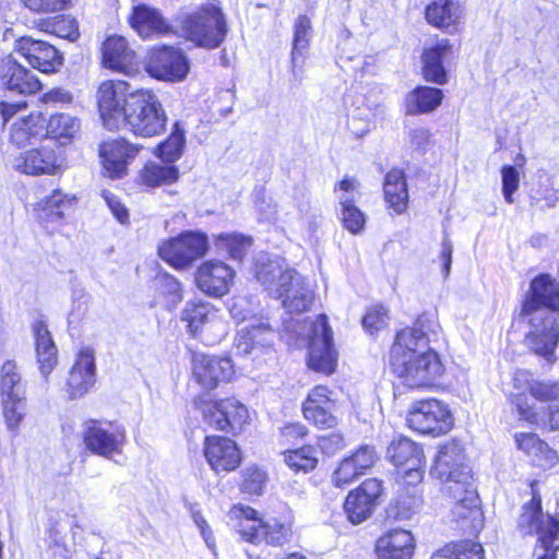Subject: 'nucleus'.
I'll return each mask as SVG.
<instances>
[{
	"instance_id": "nucleus-25",
	"label": "nucleus",
	"mask_w": 559,
	"mask_h": 559,
	"mask_svg": "<svg viewBox=\"0 0 559 559\" xmlns=\"http://www.w3.org/2000/svg\"><path fill=\"white\" fill-rule=\"evenodd\" d=\"M138 152L139 147L124 139L105 141L99 146L103 167L112 179L121 178L127 174V166Z\"/></svg>"
},
{
	"instance_id": "nucleus-30",
	"label": "nucleus",
	"mask_w": 559,
	"mask_h": 559,
	"mask_svg": "<svg viewBox=\"0 0 559 559\" xmlns=\"http://www.w3.org/2000/svg\"><path fill=\"white\" fill-rule=\"evenodd\" d=\"M12 167L25 175L38 176L53 174L58 167L56 151L47 145L21 153L12 160Z\"/></svg>"
},
{
	"instance_id": "nucleus-40",
	"label": "nucleus",
	"mask_w": 559,
	"mask_h": 559,
	"mask_svg": "<svg viewBox=\"0 0 559 559\" xmlns=\"http://www.w3.org/2000/svg\"><path fill=\"white\" fill-rule=\"evenodd\" d=\"M257 511L250 507L234 506L227 516L229 524L241 536L242 539L252 544H260L261 520L257 516Z\"/></svg>"
},
{
	"instance_id": "nucleus-64",
	"label": "nucleus",
	"mask_w": 559,
	"mask_h": 559,
	"mask_svg": "<svg viewBox=\"0 0 559 559\" xmlns=\"http://www.w3.org/2000/svg\"><path fill=\"white\" fill-rule=\"evenodd\" d=\"M537 426L547 427L550 430H559V402L549 405L547 411L540 409V423Z\"/></svg>"
},
{
	"instance_id": "nucleus-19",
	"label": "nucleus",
	"mask_w": 559,
	"mask_h": 559,
	"mask_svg": "<svg viewBox=\"0 0 559 559\" xmlns=\"http://www.w3.org/2000/svg\"><path fill=\"white\" fill-rule=\"evenodd\" d=\"M526 319L530 331L525 341L527 346L537 355L549 359L554 355L559 341V329L555 317L520 316Z\"/></svg>"
},
{
	"instance_id": "nucleus-13",
	"label": "nucleus",
	"mask_w": 559,
	"mask_h": 559,
	"mask_svg": "<svg viewBox=\"0 0 559 559\" xmlns=\"http://www.w3.org/2000/svg\"><path fill=\"white\" fill-rule=\"evenodd\" d=\"M549 311L559 312V285L550 275L540 274L531 282L520 316L554 317Z\"/></svg>"
},
{
	"instance_id": "nucleus-54",
	"label": "nucleus",
	"mask_w": 559,
	"mask_h": 559,
	"mask_svg": "<svg viewBox=\"0 0 559 559\" xmlns=\"http://www.w3.org/2000/svg\"><path fill=\"white\" fill-rule=\"evenodd\" d=\"M216 246L224 250L233 260L241 261L250 247V240L242 235L221 234L216 239Z\"/></svg>"
},
{
	"instance_id": "nucleus-8",
	"label": "nucleus",
	"mask_w": 559,
	"mask_h": 559,
	"mask_svg": "<svg viewBox=\"0 0 559 559\" xmlns=\"http://www.w3.org/2000/svg\"><path fill=\"white\" fill-rule=\"evenodd\" d=\"M432 474L445 485L444 490L474 483L472 471L465 464L464 449L454 440L439 448Z\"/></svg>"
},
{
	"instance_id": "nucleus-47",
	"label": "nucleus",
	"mask_w": 559,
	"mask_h": 559,
	"mask_svg": "<svg viewBox=\"0 0 559 559\" xmlns=\"http://www.w3.org/2000/svg\"><path fill=\"white\" fill-rule=\"evenodd\" d=\"M421 499L415 495H400L386 509L389 520L403 522L411 520L419 510Z\"/></svg>"
},
{
	"instance_id": "nucleus-42",
	"label": "nucleus",
	"mask_w": 559,
	"mask_h": 559,
	"mask_svg": "<svg viewBox=\"0 0 559 559\" xmlns=\"http://www.w3.org/2000/svg\"><path fill=\"white\" fill-rule=\"evenodd\" d=\"M515 441L519 449L525 452L536 465L544 467L552 465L556 461L555 451L535 433H518Z\"/></svg>"
},
{
	"instance_id": "nucleus-48",
	"label": "nucleus",
	"mask_w": 559,
	"mask_h": 559,
	"mask_svg": "<svg viewBox=\"0 0 559 559\" xmlns=\"http://www.w3.org/2000/svg\"><path fill=\"white\" fill-rule=\"evenodd\" d=\"M260 543L265 542L267 545L282 546L290 540L292 527L289 524L280 523L272 519L266 522L261 520L260 530Z\"/></svg>"
},
{
	"instance_id": "nucleus-18",
	"label": "nucleus",
	"mask_w": 559,
	"mask_h": 559,
	"mask_svg": "<svg viewBox=\"0 0 559 559\" xmlns=\"http://www.w3.org/2000/svg\"><path fill=\"white\" fill-rule=\"evenodd\" d=\"M191 362L193 378L205 390H213L234 376L233 362L226 357L194 353Z\"/></svg>"
},
{
	"instance_id": "nucleus-34",
	"label": "nucleus",
	"mask_w": 559,
	"mask_h": 559,
	"mask_svg": "<svg viewBox=\"0 0 559 559\" xmlns=\"http://www.w3.org/2000/svg\"><path fill=\"white\" fill-rule=\"evenodd\" d=\"M10 142L16 146H25L47 136L45 116L32 112L17 118L10 127Z\"/></svg>"
},
{
	"instance_id": "nucleus-41",
	"label": "nucleus",
	"mask_w": 559,
	"mask_h": 559,
	"mask_svg": "<svg viewBox=\"0 0 559 559\" xmlns=\"http://www.w3.org/2000/svg\"><path fill=\"white\" fill-rule=\"evenodd\" d=\"M383 192L389 209L395 215L404 213L408 205V190L405 175L400 169H392L385 176Z\"/></svg>"
},
{
	"instance_id": "nucleus-51",
	"label": "nucleus",
	"mask_w": 559,
	"mask_h": 559,
	"mask_svg": "<svg viewBox=\"0 0 559 559\" xmlns=\"http://www.w3.org/2000/svg\"><path fill=\"white\" fill-rule=\"evenodd\" d=\"M510 394V402L515 408L519 418L532 425L540 423V407H537L534 402L526 395L525 390H516Z\"/></svg>"
},
{
	"instance_id": "nucleus-31",
	"label": "nucleus",
	"mask_w": 559,
	"mask_h": 559,
	"mask_svg": "<svg viewBox=\"0 0 559 559\" xmlns=\"http://www.w3.org/2000/svg\"><path fill=\"white\" fill-rule=\"evenodd\" d=\"M181 320L187 323V329L192 335L213 329L219 330L222 335L225 333L224 322L209 302H187L181 312Z\"/></svg>"
},
{
	"instance_id": "nucleus-60",
	"label": "nucleus",
	"mask_w": 559,
	"mask_h": 559,
	"mask_svg": "<svg viewBox=\"0 0 559 559\" xmlns=\"http://www.w3.org/2000/svg\"><path fill=\"white\" fill-rule=\"evenodd\" d=\"M360 474L353 461L345 457L333 474V481L337 487H343L355 480Z\"/></svg>"
},
{
	"instance_id": "nucleus-32",
	"label": "nucleus",
	"mask_w": 559,
	"mask_h": 559,
	"mask_svg": "<svg viewBox=\"0 0 559 559\" xmlns=\"http://www.w3.org/2000/svg\"><path fill=\"white\" fill-rule=\"evenodd\" d=\"M105 68L131 74L136 70L135 53L122 36H109L102 47Z\"/></svg>"
},
{
	"instance_id": "nucleus-17",
	"label": "nucleus",
	"mask_w": 559,
	"mask_h": 559,
	"mask_svg": "<svg viewBox=\"0 0 559 559\" xmlns=\"http://www.w3.org/2000/svg\"><path fill=\"white\" fill-rule=\"evenodd\" d=\"M305 418L320 429L337 426V402L334 393L324 385L314 386L302 404Z\"/></svg>"
},
{
	"instance_id": "nucleus-33",
	"label": "nucleus",
	"mask_w": 559,
	"mask_h": 559,
	"mask_svg": "<svg viewBox=\"0 0 559 559\" xmlns=\"http://www.w3.org/2000/svg\"><path fill=\"white\" fill-rule=\"evenodd\" d=\"M426 320L419 318L415 325L404 329L395 336V342L390 352V362L395 361V353H407V356H414L420 353L431 350L429 348V338L425 332Z\"/></svg>"
},
{
	"instance_id": "nucleus-4",
	"label": "nucleus",
	"mask_w": 559,
	"mask_h": 559,
	"mask_svg": "<svg viewBox=\"0 0 559 559\" xmlns=\"http://www.w3.org/2000/svg\"><path fill=\"white\" fill-rule=\"evenodd\" d=\"M183 31L197 46L214 49L222 45L228 33L225 15L216 0L201 5L183 21Z\"/></svg>"
},
{
	"instance_id": "nucleus-55",
	"label": "nucleus",
	"mask_w": 559,
	"mask_h": 559,
	"mask_svg": "<svg viewBox=\"0 0 559 559\" xmlns=\"http://www.w3.org/2000/svg\"><path fill=\"white\" fill-rule=\"evenodd\" d=\"M285 463L295 472H309L312 471L318 463L314 456V449L311 447H304L297 450L287 451L284 453Z\"/></svg>"
},
{
	"instance_id": "nucleus-45",
	"label": "nucleus",
	"mask_w": 559,
	"mask_h": 559,
	"mask_svg": "<svg viewBox=\"0 0 559 559\" xmlns=\"http://www.w3.org/2000/svg\"><path fill=\"white\" fill-rule=\"evenodd\" d=\"M80 127V120L69 114H55L48 120L45 118L47 136L53 139H72L79 132Z\"/></svg>"
},
{
	"instance_id": "nucleus-27",
	"label": "nucleus",
	"mask_w": 559,
	"mask_h": 559,
	"mask_svg": "<svg viewBox=\"0 0 559 559\" xmlns=\"http://www.w3.org/2000/svg\"><path fill=\"white\" fill-rule=\"evenodd\" d=\"M275 331L261 320L241 326L235 340L236 350L240 355H252L264 348H270L275 341Z\"/></svg>"
},
{
	"instance_id": "nucleus-12",
	"label": "nucleus",
	"mask_w": 559,
	"mask_h": 559,
	"mask_svg": "<svg viewBox=\"0 0 559 559\" xmlns=\"http://www.w3.org/2000/svg\"><path fill=\"white\" fill-rule=\"evenodd\" d=\"M145 71L160 81H182L189 71V62L183 52L171 46L152 49L145 60Z\"/></svg>"
},
{
	"instance_id": "nucleus-14",
	"label": "nucleus",
	"mask_w": 559,
	"mask_h": 559,
	"mask_svg": "<svg viewBox=\"0 0 559 559\" xmlns=\"http://www.w3.org/2000/svg\"><path fill=\"white\" fill-rule=\"evenodd\" d=\"M386 456L405 475L407 483L423 479L425 454L418 443L405 437L395 438L388 447Z\"/></svg>"
},
{
	"instance_id": "nucleus-22",
	"label": "nucleus",
	"mask_w": 559,
	"mask_h": 559,
	"mask_svg": "<svg viewBox=\"0 0 559 559\" xmlns=\"http://www.w3.org/2000/svg\"><path fill=\"white\" fill-rule=\"evenodd\" d=\"M14 47L16 52L40 72H55L62 63V57L59 51L44 40L25 36L17 39Z\"/></svg>"
},
{
	"instance_id": "nucleus-46",
	"label": "nucleus",
	"mask_w": 559,
	"mask_h": 559,
	"mask_svg": "<svg viewBox=\"0 0 559 559\" xmlns=\"http://www.w3.org/2000/svg\"><path fill=\"white\" fill-rule=\"evenodd\" d=\"M185 146V130L179 122H176L167 140L156 147V155L162 160L174 165L182 156Z\"/></svg>"
},
{
	"instance_id": "nucleus-52",
	"label": "nucleus",
	"mask_w": 559,
	"mask_h": 559,
	"mask_svg": "<svg viewBox=\"0 0 559 559\" xmlns=\"http://www.w3.org/2000/svg\"><path fill=\"white\" fill-rule=\"evenodd\" d=\"M21 374L14 360H7L0 370V394L9 396L13 394H24Z\"/></svg>"
},
{
	"instance_id": "nucleus-24",
	"label": "nucleus",
	"mask_w": 559,
	"mask_h": 559,
	"mask_svg": "<svg viewBox=\"0 0 559 559\" xmlns=\"http://www.w3.org/2000/svg\"><path fill=\"white\" fill-rule=\"evenodd\" d=\"M203 453L207 463L216 473L234 471L241 461L237 444L227 437H206Z\"/></svg>"
},
{
	"instance_id": "nucleus-20",
	"label": "nucleus",
	"mask_w": 559,
	"mask_h": 559,
	"mask_svg": "<svg viewBox=\"0 0 559 559\" xmlns=\"http://www.w3.org/2000/svg\"><path fill=\"white\" fill-rule=\"evenodd\" d=\"M0 85L13 94L31 95L41 88L38 78L12 55L0 60Z\"/></svg>"
},
{
	"instance_id": "nucleus-43",
	"label": "nucleus",
	"mask_w": 559,
	"mask_h": 559,
	"mask_svg": "<svg viewBox=\"0 0 559 559\" xmlns=\"http://www.w3.org/2000/svg\"><path fill=\"white\" fill-rule=\"evenodd\" d=\"M140 181L148 188H156L164 185H171L179 178L177 166L162 162H148L139 173Z\"/></svg>"
},
{
	"instance_id": "nucleus-21",
	"label": "nucleus",
	"mask_w": 559,
	"mask_h": 559,
	"mask_svg": "<svg viewBox=\"0 0 559 559\" xmlns=\"http://www.w3.org/2000/svg\"><path fill=\"white\" fill-rule=\"evenodd\" d=\"M74 202V197L63 194L60 190H53L50 195L40 199L32 206L43 228L53 234L63 225L64 218L73 207Z\"/></svg>"
},
{
	"instance_id": "nucleus-56",
	"label": "nucleus",
	"mask_w": 559,
	"mask_h": 559,
	"mask_svg": "<svg viewBox=\"0 0 559 559\" xmlns=\"http://www.w3.org/2000/svg\"><path fill=\"white\" fill-rule=\"evenodd\" d=\"M266 483V474L258 467H249L243 473L242 491L249 495H261Z\"/></svg>"
},
{
	"instance_id": "nucleus-3",
	"label": "nucleus",
	"mask_w": 559,
	"mask_h": 559,
	"mask_svg": "<svg viewBox=\"0 0 559 559\" xmlns=\"http://www.w3.org/2000/svg\"><path fill=\"white\" fill-rule=\"evenodd\" d=\"M518 528L524 535H537L536 559H557L559 551V520L542 511V499L533 491L532 500L523 506Z\"/></svg>"
},
{
	"instance_id": "nucleus-6",
	"label": "nucleus",
	"mask_w": 559,
	"mask_h": 559,
	"mask_svg": "<svg viewBox=\"0 0 559 559\" xmlns=\"http://www.w3.org/2000/svg\"><path fill=\"white\" fill-rule=\"evenodd\" d=\"M194 405L202 412L204 421L216 430L238 433L249 420L247 407L235 399L205 401L198 396Z\"/></svg>"
},
{
	"instance_id": "nucleus-23",
	"label": "nucleus",
	"mask_w": 559,
	"mask_h": 559,
	"mask_svg": "<svg viewBox=\"0 0 559 559\" xmlns=\"http://www.w3.org/2000/svg\"><path fill=\"white\" fill-rule=\"evenodd\" d=\"M235 272L226 263L210 260L202 263L195 273L200 290L212 297H222L229 292Z\"/></svg>"
},
{
	"instance_id": "nucleus-1",
	"label": "nucleus",
	"mask_w": 559,
	"mask_h": 559,
	"mask_svg": "<svg viewBox=\"0 0 559 559\" xmlns=\"http://www.w3.org/2000/svg\"><path fill=\"white\" fill-rule=\"evenodd\" d=\"M103 123L108 130L126 126L133 134L152 138L160 134L167 123L166 111L158 96L150 90L129 91L124 81H106L97 93Z\"/></svg>"
},
{
	"instance_id": "nucleus-26",
	"label": "nucleus",
	"mask_w": 559,
	"mask_h": 559,
	"mask_svg": "<svg viewBox=\"0 0 559 559\" xmlns=\"http://www.w3.org/2000/svg\"><path fill=\"white\" fill-rule=\"evenodd\" d=\"M453 46L448 38L437 40L435 45L425 48L421 55L423 78L430 83L444 85L448 83V71L444 62L452 57Z\"/></svg>"
},
{
	"instance_id": "nucleus-50",
	"label": "nucleus",
	"mask_w": 559,
	"mask_h": 559,
	"mask_svg": "<svg viewBox=\"0 0 559 559\" xmlns=\"http://www.w3.org/2000/svg\"><path fill=\"white\" fill-rule=\"evenodd\" d=\"M1 402L7 427L15 431L25 416L26 404L24 394L1 396Z\"/></svg>"
},
{
	"instance_id": "nucleus-2",
	"label": "nucleus",
	"mask_w": 559,
	"mask_h": 559,
	"mask_svg": "<svg viewBox=\"0 0 559 559\" xmlns=\"http://www.w3.org/2000/svg\"><path fill=\"white\" fill-rule=\"evenodd\" d=\"M255 277L272 297L282 299L288 312L301 313L310 309L312 289L298 272L287 267L280 258L258 264Z\"/></svg>"
},
{
	"instance_id": "nucleus-58",
	"label": "nucleus",
	"mask_w": 559,
	"mask_h": 559,
	"mask_svg": "<svg viewBox=\"0 0 559 559\" xmlns=\"http://www.w3.org/2000/svg\"><path fill=\"white\" fill-rule=\"evenodd\" d=\"M502 176V194L509 204L514 202L513 193L519 188L520 175L515 167L503 166L501 169Z\"/></svg>"
},
{
	"instance_id": "nucleus-7",
	"label": "nucleus",
	"mask_w": 559,
	"mask_h": 559,
	"mask_svg": "<svg viewBox=\"0 0 559 559\" xmlns=\"http://www.w3.org/2000/svg\"><path fill=\"white\" fill-rule=\"evenodd\" d=\"M210 249L209 238L201 231H183L158 248L159 257L178 270L190 267Z\"/></svg>"
},
{
	"instance_id": "nucleus-59",
	"label": "nucleus",
	"mask_w": 559,
	"mask_h": 559,
	"mask_svg": "<svg viewBox=\"0 0 559 559\" xmlns=\"http://www.w3.org/2000/svg\"><path fill=\"white\" fill-rule=\"evenodd\" d=\"M349 461H353L354 465L362 475L376 463L378 455L373 447L361 445L353 455L348 456Z\"/></svg>"
},
{
	"instance_id": "nucleus-57",
	"label": "nucleus",
	"mask_w": 559,
	"mask_h": 559,
	"mask_svg": "<svg viewBox=\"0 0 559 559\" xmlns=\"http://www.w3.org/2000/svg\"><path fill=\"white\" fill-rule=\"evenodd\" d=\"M156 286L168 301L177 304L181 300V284L170 274H160L156 277Z\"/></svg>"
},
{
	"instance_id": "nucleus-63",
	"label": "nucleus",
	"mask_w": 559,
	"mask_h": 559,
	"mask_svg": "<svg viewBox=\"0 0 559 559\" xmlns=\"http://www.w3.org/2000/svg\"><path fill=\"white\" fill-rule=\"evenodd\" d=\"M35 12H57L66 9L69 0H23Z\"/></svg>"
},
{
	"instance_id": "nucleus-44",
	"label": "nucleus",
	"mask_w": 559,
	"mask_h": 559,
	"mask_svg": "<svg viewBox=\"0 0 559 559\" xmlns=\"http://www.w3.org/2000/svg\"><path fill=\"white\" fill-rule=\"evenodd\" d=\"M312 37V24L310 17L305 14L298 15L294 23L293 48L290 62L293 74L296 75L298 57H305Z\"/></svg>"
},
{
	"instance_id": "nucleus-16",
	"label": "nucleus",
	"mask_w": 559,
	"mask_h": 559,
	"mask_svg": "<svg viewBox=\"0 0 559 559\" xmlns=\"http://www.w3.org/2000/svg\"><path fill=\"white\" fill-rule=\"evenodd\" d=\"M383 495L382 481L377 478L366 479L352 490L345 500L344 510L353 524H360L369 519L380 503Z\"/></svg>"
},
{
	"instance_id": "nucleus-53",
	"label": "nucleus",
	"mask_w": 559,
	"mask_h": 559,
	"mask_svg": "<svg viewBox=\"0 0 559 559\" xmlns=\"http://www.w3.org/2000/svg\"><path fill=\"white\" fill-rule=\"evenodd\" d=\"M67 526L61 522H52L48 530L47 545L52 551L53 556H59L63 559H70L72 554V546L66 536Z\"/></svg>"
},
{
	"instance_id": "nucleus-11",
	"label": "nucleus",
	"mask_w": 559,
	"mask_h": 559,
	"mask_svg": "<svg viewBox=\"0 0 559 559\" xmlns=\"http://www.w3.org/2000/svg\"><path fill=\"white\" fill-rule=\"evenodd\" d=\"M336 353L333 347V333L324 314L318 317L312 324V333L309 340L308 365L311 369L331 374L336 368Z\"/></svg>"
},
{
	"instance_id": "nucleus-39",
	"label": "nucleus",
	"mask_w": 559,
	"mask_h": 559,
	"mask_svg": "<svg viewBox=\"0 0 559 559\" xmlns=\"http://www.w3.org/2000/svg\"><path fill=\"white\" fill-rule=\"evenodd\" d=\"M515 390H528L531 395L540 402H559V382L552 380H535L526 370H518L513 376Z\"/></svg>"
},
{
	"instance_id": "nucleus-35",
	"label": "nucleus",
	"mask_w": 559,
	"mask_h": 559,
	"mask_svg": "<svg viewBox=\"0 0 559 559\" xmlns=\"http://www.w3.org/2000/svg\"><path fill=\"white\" fill-rule=\"evenodd\" d=\"M130 24L143 38L151 37L154 34L164 35L173 32L171 25L165 21L160 12L146 4H139L133 8Z\"/></svg>"
},
{
	"instance_id": "nucleus-38",
	"label": "nucleus",
	"mask_w": 559,
	"mask_h": 559,
	"mask_svg": "<svg viewBox=\"0 0 559 559\" xmlns=\"http://www.w3.org/2000/svg\"><path fill=\"white\" fill-rule=\"evenodd\" d=\"M443 98L442 90L419 85L405 96V114L408 116L430 114L442 104Z\"/></svg>"
},
{
	"instance_id": "nucleus-36",
	"label": "nucleus",
	"mask_w": 559,
	"mask_h": 559,
	"mask_svg": "<svg viewBox=\"0 0 559 559\" xmlns=\"http://www.w3.org/2000/svg\"><path fill=\"white\" fill-rule=\"evenodd\" d=\"M35 338L36 357L39 370L47 380L58 361V350L51 338V334L41 320H36L32 326Z\"/></svg>"
},
{
	"instance_id": "nucleus-62",
	"label": "nucleus",
	"mask_w": 559,
	"mask_h": 559,
	"mask_svg": "<svg viewBox=\"0 0 559 559\" xmlns=\"http://www.w3.org/2000/svg\"><path fill=\"white\" fill-rule=\"evenodd\" d=\"M455 559H484V550L480 544L473 540L453 543Z\"/></svg>"
},
{
	"instance_id": "nucleus-37",
	"label": "nucleus",
	"mask_w": 559,
	"mask_h": 559,
	"mask_svg": "<svg viewBox=\"0 0 559 559\" xmlns=\"http://www.w3.org/2000/svg\"><path fill=\"white\" fill-rule=\"evenodd\" d=\"M462 14L463 11L457 0H433L426 8L427 22L449 33L456 31Z\"/></svg>"
},
{
	"instance_id": "nucleus-15",
	"label": "nucleus",
	"mask_w": 559,
	"mask_h": 559,
	"mask_svg": "<svg viewBox=\"0 0 559 559\" xmlns=\"http://www.w3.org/2000/svg\"><path fill=\"white\" fill-rule=\"evenodd\" d=\"M85 425L84 443L92 453L110 459L122 452L126 442V430L122 426L112 423L104 426L96 420Z\"/></svg>"
},
{
	"instance_id": "nucleus-9",
	"label": "nucleus",
	"mask_w": 559,
	"mask_h": 559,
	"mask_svg": "<svg viewBox=\"0 0 559 559\" xmlns=\"http://www.w3.org/2000/svg\"><path fill=\"white\" fill-rule=\"evenodd\" d=\"M407 423L412 429L420 433L439 436L451 429L453 418L447 405L430 399L413 404L407 415Z\"/></svg>"
},
{
	"instance_id": "nucleus-29",
	"label": "nucleus",
	"mask_w": 559,
	"mask_h": 559,
	"mask_svg": "<svg viewBox=\"0 0 559 559\" xmlns=\"http://www.w3.org/2000/svg\"><path fill=\"white\" fill-rule=\"evenodd\" d=\"M415 538L411 531L392 528L384 532L374 544L377 559H412Z\"/></svg>"
},
{
	"instance_id": "nucleus-49",
	"label": "nucleus",
	"mask_w": 559,
	"mask_h": 559,
	"mask_svg": "<svg viewBox=\"0 0 559 559\" xmlns=\"http://www.w3.org/2000/svg\"><path fill=\"white\" fill-rule=\"evenodd\" d=\"M341 205V219L344 227L353 234L360 233L366 223L364 213L354 204L350 195L337 197Z\"/></svg>"
},
{
	"instance_id": "nucleus-5",
	"label": "nucleus",
	"mask_w": 559,
	"mask_h": 559,
	"mask_svg": "<svg viewBox=\"0 0 559 559\" xmlns=\"http://www.w3.org/2000/svg\"><path fill=\"white\" fill-rule=\"evenodd\" d=\"M394 374L411 389L431 386L443 373V365L437 352L428 350L414 356L396 352L391 362Z\"/></svg>"
},
{
	"instance_id": "nucleus-10",
	"label": "nucleus",
	"mask_w": 559,
	"mask_h": 559,
	"mask_svg": "<svg viewBox=\"0 0 559 559\" xmlns=\"http://www.w3.org/2000/svg\"><path fill=\"white\" fill-rule=\"evenodd\" d=\"M454 501L451 508V521L456 527L467 532H478L483 526L479 499L474 483L466 486L448 488L444 490Z\"/></svg>"
},
{
	"instance_id": "nucleus-61",
	"label": "nucleus",
	"mask_w": 559,
	"mask_h": 559,
	"mask_svg": "<svg viewBox=\"0 0 559 559\" xmlns=\"http://www.w3.org/2000/svg\"><path fill=\"white\" fill-rule=\"evenodd\" d=\"M386 310L382 306L370 308L362 318V326L369 332L380 330L385 325Z\"/></svg>"
},
{
	"instance_id": "nucleus-28",
	"label": "nucleus",
	"mask_w": 559,
	"mask_h": 559,
	"mask_svg": "<svg viewBox=\"0 0 559 559\" xmlns=\"http://www.w3.org/2000/svg\"><path fill=\"white\" fill-rule=\"evenodd\" d=\"M95 384V358L90 349L81 350L69 372L64 391L69 400L83 397Z\"/></svg>"
}]
</instances>
